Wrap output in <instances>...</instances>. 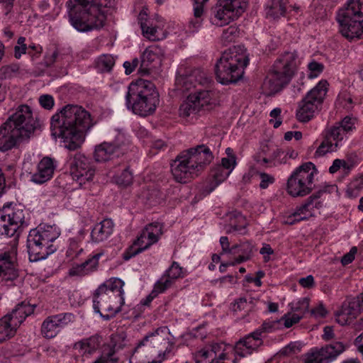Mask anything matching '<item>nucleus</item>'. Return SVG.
Here are the masks:
<instances>
[{
	"mask_svg": "<svg viewBox=\"0 0 363 363\" xmlns=\"http://www.w3.org/2000/svg\"><path fill=\"white\" fill-rule=\"evenodd\" d=\"M60 330L75 320V315L72 313H60L52 315Z\"/></svg>",
	"mask_w": 363,
	"mask_h": 363,
	"instance_id": "nucleus-48",
	"label": "nucleus"
},
{
	"mask_svg": "<svg viewBox=\"0 0 363 363\" xmlns=\"http://www.w3.org/2000/svg\"><path fill=\"white\" fill-rule=\"evenodd\" d=\"M301 315L293 311H289L281 317L279 322L283 323L285 328H289L301 320Z\"/></svg>",
	"mask_w": 363,
	"mask_h": 363,
	"instance_id": "nucleus-51",
	"label": "nucleus"
},
{
	"mask_svg": "<svg viewBox=\"0 0 363 363\" xmlns=\"http://www.w3.org/2000/svg\"><path fill=\"white\" fill-rule=\"evenodd\" d=\"M218 103L213 91L201 90L189 94L179 108L181 118L188 122L196 120L201 112L212 109Z\"/></svg>",
	"mask_w": 363,
	"mask_h": 363,
	"instance_id": "nucleus-11",
	"label": "nucleus"
},
{
	"mask_svg": "<svg viewBox=\"0 0 363 363\" xmlns=\"http://www.w3.org/2000/svg\"><path fill=\"white\" fill-rule=\"evenodd\" d=\"M259 253L264 256V261L267 262L269 260V255L274 253V250L269 244H264Z\"/></svg>",
	"mask_w": 363,
	"mask_h": 363,
	"instance_id": "nucleus-64",
	"label": "nucleus"
},
{
	"mask_svg": "<svg viewBox=\"0 0 363 363\" xmlns=\"http://www.w3.org/2000/svg\"><path fill=\"white\" fill-rule=\"evenodd\" d=\"M301 64V59L297 52L290 51L283 53L274 62L273 68L289 82L297 73Z\"/></svg>",
	"mask_w": 363,
	"mask_h": 363,
	"instance_id": "nucleus-24",
	"label": "nucleus"
},
{
	"mask_svg": "<svg viewBox=\"0 0 363 363\" xmlns=\"http://www.w3.org/2000/svg\"><path fill=\"white\" fill-rule=\"evenodd\" d=\"M162 230V225L157 222L147 225L129 248L125 258L130 259L157 243L163 233Z\"/></svg>",
	"mask_w": 363,
	"mask_h": 363,
	"instance_id": "nucleus-18",
	"label": "nucleus"
},
{
	"mask_svg": "<svg viewBox=\"0 0 363 363\" xmlns=\"http://www.w3.org/2000/svg\"><path fill=\"white\" fill-rule=\"evenodd\" d=\"M289 0H269L266 6L267 16L274 19L288 16Z\"/></svg>",
	"mask_w": 363,
	"mask_h": 363,
	"instance_id": "nucleus-36",
	"label": "nucleus"
},
{
	"mask_svg": "<svg viewBox=\"0 0 363 363\" xmlns=\"http://www.w3.org/2000/svg\"><path fill=\"white\" fill-rule=\"evenodd\" d=\"M317 169L313 163L308 162L297 167L287 180L286 191L293 197H303L313 189V178Z\"/></svg>",
	"mask_w": 363,
	"mask_h": 363,
	"instance_id": "nucleus-12",
	"label": "nucleus"
},
{
	"mask_svg": "<svg viewBox=\"0 0 363 363\" xmlns=\"http://www.w3.org/2000/svg\"><path fill=\"white\" fill-rule=\"evenodd\" d=\"M25 210L23 206L9 203L0 208V237L11 238L26 223Z\"/></svg>",
	"mask_w": 363,
	"mask_h": 363,
	"instance_id": "nucleus-15",
	"label": "nucleus"
},
{
	"mask_svg": "<svg viewBox=\"0 0 363 363\" xmlns=\"http://www.w3.org/2000/svg\"><path fill=\"white\" fill-rule=\"evenodd\" d=\"M34 308L33 305L24 301L0 318V342L12 338L26 317L33 313Z\"/></svg>",
	"mask_w": 363,
	"mask_h": 363,
	"instance_id": "nucleus-14",
	"label": "nucleus"
},
{
	"mask_svg": "<svg viewBox=\"0 0 363 363\" xmlns=\"http://www.w3.org/2000/svg\"><path fill=\"white\" fill-rule=\"evenodd\" d=\"M105 286H99L96 290L94 298H93V308L96 313H100L101 311H106L110 313V309L116 308L118 305L114 303L111 307L109 305V300L111 298L112 294H109L106 291Z\"/></svg>",
	"mask_w": 363,
	"mask_h": 363,
	"instance_id": "nucleus-33",
	"label": "nucleus"
},
{
	"mask_svg": "<svg viewBox=\"0 0 363 363\" xmlns=\"http://www.w3.org/2000/svg\"><path fill=\"white\" fill-rule=\"evenodd\" d=\"M311 314L315 318H323L328 314V311L322 303H319L311 309Z\"/></svg>",
	"mask_w": 363,
	"mask_h": 363,
	"instance_id": "nucleus-57",
	"label": "nucleus"
},
{
	"mask_svg": "<svg viewBox=\"0 0 363 363\" xmlns=\"http://www.w3.org/2000/svg\"><path fill=\"white\" fill-rule=\"evenodd\" d=\"M100 286H105L106 291L109 294H112V296L113 294L125 295L123 289L125 282L119 278L112 277Z\"/></svg>",
	"mask_w": 363,
	"mask_h": 363,
	"instance_id": "nucleus-40",
	"label": "nucleus"
},
{
	"mask_svg": "<svg viewBox=\"0 0 363 363\" xmlns=\"http://www.w3.org/2000/svg\"><path fill=\"white\" fill-rule=\"evenodd\" d=\"M102 344V337L99 335H94L89 337L77 341L74 348L82 356L89 357L94 354Z\"/></svg>",
	"mask_w": 363,
	"mask_h": 363,
	"instance_id": "nucleus-32",
	"label": "nucleus"
},
{
	"mask_svg": "<svg viewBox=\"0 0 363 363\" xmlns=\"http://www.w3.org/2000/svg\"><path fill=\"white\" fill-rule=\"evenodd\" d=\"M298 284L303 288H312L315 284L314 278L312 275H308L299 279Z\"/></svg>",
	"mask_w": 363,
	"mask_h": 363,
	"instance_id": "nucleus-62",
	"label": "nucleus"
},
{
	"mask_svg": "<svg viewBox=\"0 0 363 363\" xmlns=\"http://www.w3.org/2000/svg\"><path fill=\"white\" fill-rule=\"evenodd\" d=\"M128 344L127 336L123 332L114 333L111 336V350L114 352L125 347Z\"/></svg>",
	"mask_w": 363,
	"mask_h": 363,
	"instance_id": "nucleus-45",
	"label": "nucleus"
},
{
	"mask_svg": "<svg viewBox=\"0 0 363 363\" xmlns=\"http://www.w3.org/2000/svg\"><path fill=\"white\" fill-rule=\"evenodd\" d=\"M363 190V175L352 180L347 186L346 194L350 198L357 197Z\"/></svg>",
	"mask_w": 363,
	"mask_h": 363,
	"instance_id": "nucleus-44",
	"label": "nucleus"
},
{
	"mask_svg": "<svg viewBox=\"0 0 363 363\" xmlns=\"http://www.w3.org/2000/svg\"><path fill=\"white\" fill-rule=\"evenodd\" d=\"M272 323H264L261 328L247 335L235 346L224 342L214 343L197 351L194 354L196 363H238L242 357L257 351L263 343L262 333L271 332Z\"/></svg>",
	"mask_w": 363,
	"mask_h": 363,
	"instance_id": "nucleus-2",
	"label": "nucleus"
},
{
	"mask_svg": "<svg viewBox=\"0 0 363 363\" xmlns=\"http://www.w3.org/2000/svg\"><path fill=\"white\" fill-rule=\"evenodd\" d=\"M281 109L280 108H275L270 111L269 123L275 128H279L282 123V119L281 118Z\"/></svg>",
	"mask_w": 363,
	"mask_h": 363,
	"instance_id": "nucleus-53",
	"label": "nucleus"
},
{
	"mask_svg": "<svg viewBox=\"0 0 363 363\" xmlns=\"http://www.w3.org/2000/svg\"><path fill=\"white\" fill-rule=\"evenodd\" d=\"M104 255L99 252L81 264H74L69 269V275L71 277H84L96 272L99 267V259Z\"/></svg>",
	"mask_w": 363,
	"mask_h": 363,
	"instance_id": "nucleus-29",
	"label": "nucleus"
},
{
	"mask_svg": "<svg viewBox=\"0 0 363 363\" xmlns=\"http://www.w3.org/2000/svg\"><path fill=\"white\" fill-rule=\"evenodd\" d=\"M70 174L80 186H85L94 179L96 169L93 162L84 155L77 152L67 160Z\"/></svg>",
	"mask_w": 363,
	"mask_h": 363,
	"instance_id": "nucleus-16",
	"label": "nucleus"
},
{
	"mask_svg": "<svg viewBox=\"0 0 363 363\" xmlns=\"http://www.w3.org/2000/svg\"><path fill=\"white\" fill-rule=\"evenodd\" d=\"M125 104L134 113L146 116L155 112L159 104V94L152 82L138 79L129 85Z\"/></svg>",
	"mask_w": 363,
	"mask_h": 363,
	"instance_id": "nucleus-7",
	"label": "nucleus"
},
{
	"mask_svg": "<svg viewBox=\"0 0 363 363\" xmlns=\"http://www.w3.org/2000/svg\"><path fill=\"white\" fill-rule=\"evenodd\" d=\"M114 223L111 219H104L96 223L91 233V238L94 242H101L106 240L113 232Z\"/></svg>",
	"mask_w": 363,
	"mask_h": 363,
	"instance_id": "nucleus-34",
	"label": "nucleus"
},
{
	"mask_svg": "<svg viewBox=\"0 0 363 363\" xmlns=\"http://www.w3.org/2000/svg\"><path fill=\"white\" fill-rule=\"evenodd\" d=\"M60 235L56 225H43L30 230L27 238L29 259L37 262L46 259L57 250L54 242Z\"/></svg>",
	"mask_w": 363,
	"mask_h": 363,
	"instance_id": "nucleus-8",
	"label": "nucleus"
},
{
	"mask_svg": "<svg viewBox=\"0 0 363 363\" xmlns=\"http://www.w3.org/2000/svg\"><path fill=\"white\" fill-rule=\"evenodd\" d=\"M17 255L16 245L0 250V281H11L18 277L15 262Z\"/></svg>",
	"mask_w": 363,
	"mask_h": 363,
	"instance_id": "nucleus-23",
	"label": "nucleus"
},
{
	"mask_svg": "<svg viewBox=\"0 0 363 363\" xmlns=\"http://www.w3.org/2000/svg\"><path fill=\"white\" fill-rule=\"evenodd\" d=\"M125 136L123 133H118L113 143L104 142L95 147L94 159L97 162H107L118 157L123 154V146Z\"/></svg>",
	"mask_w": 363,
	"mask_h": 363,
	"instance_id": "nucleus-25",
	"label": "nucleus"
},
{
	"mask_svg": "<svg viewBox=\"0 0 363 363\" xmlns=\"http://www.w3.org/2000/svg\"><path fill=\"white\" fill-rule=\"evenodd\" d=\"M235 220L238 221V223L233 220H231L230 228L228 229L227 231L228 233L235 232L241 235L245 234L247 225L245 218L241 214H238L235 217Z\"/></svg>",
	"mask_w": 363,
	"mask_h": 363,
	"instance_id": "nucleus-46",
	"label": "nucleus"
},
{
	"mask_svg": "<svg viewBox=\"0 0 363 363\" xmlns=\"http://www.w3.org/2000/svg\"><path fill=\"white\" fill-rule=\"evenodd\" d=\"M290 82L283 75L277 73L276 69L272 67V71L265 77L262 90L265 95H272L279 91L285 85Z\"/></svg>",
	"mask_w": 363,
	"mask_h": 363,
	"instance_id": "nucleus-28",
	"label": "nucleus"
},
{
	"mask_svg": "<svg viewBox=\"0 0 363 363\" xmlns=\"http://www.w3.org/2000/svg\"><path fill=\"white\" fill-rule=\"evenodd\" d=\"M220 244L222 248V254L235 255V251H234V245L232 247L230 246L228 237L222 236L220 238Z\"/></svg>",
	"mask_w": 363,
	"mask_h": 363,
	"instance_id": "nucleus-58",
	"label": "nucleus"
},
{
	"mask_svg": "<svg viewBox=\"0 0 363 363\" xmlns=\"http://www.w3.org/2000/svg\"><path fill=\"white\" fill-rule=\"evenodd\" d=\"M341 167L345 170H348L350 169V165L343 160L335 159L329 168V172L331 174L336 173Z\"/></svg>",
	"mask_w": 363,
	"mask_h": 363,
	"instance_id": "nucleus-55",
	"label": "nucleus"
},
{
	"mask_svg": "<svg viewBox=\"0 0 363 363\" xmlns=\"http://www.w3.org/2000/svg\"><path fill=\"white\" fill-rule=\"evenodd\" d=\"M247 7V0H219L213 10V23L223 26L240 17Z\"/></svg>",
	"mask_w": 363,
	"mask_h": 363,
	"instance_id": "nucleus-17",
	"label": "nucleus"
},
{
	"mask_svg": "<svg viewBox=\"0 0 363 363\" xmlns=\"http://www.w3.org/2000/svg\"><path fill=\"white\" fill-rule=\"evenodd\" d=\"M362 307L357 301L345 303L336 314V320L341 325L350 324L359 315Z\"/></svg>",
	"mask_w": 363,
	"mask_h": 363,
	"instance_id": "nucleus-31",
	"label": "nucleus"
},
{
	"mask_svg": "<svg viewBox=\"0 0 363 363\" xmlns=\"http://www.w3.org/2000/svg\"><path fill=\"white\" fill-rule=\"evenodd\" d=\"M213 159V155L208 147L197 145L177 156L171 165L172 174L177 182L186 183L198 176Z\"/></svg>",
	"mask_w": 363,
	"mask_h": 363,
	"instance_id": "nucleus-6",
	"label": "nucleus"
},
{
	"mask_svg": "<svg viewBox=\"0 0 363 363\" xmlns=\"http://www.w3.org/2000/svg\"><path fill=\"white\" fill-rule=\"evenodd\" d=\"M317 203V199L309 197L303 203L297 206L293 213L284 216L282 223L287 225H294L310 218L315 214Z\"/></svg>",
	"mask_w": 363,
	"mask_h": 363,
	"instance_id": "nucleus-26",
	"label": "nucleus"
},
{
	"mask_svg": "<svg viewBox=\"0 0 363 363\" xmlns=\"http://www.w3.org/2000/svg\"><path fill=\"white\" fill-rule=\"evenodd\" d=\"M345 350V345L340 342L315 348L308 354L305 363H331Z\"/></svg>",
	"mask_w": 363,
	"mask_h": 363,
	"instance_id": "nucleus-22",
	"label": "nucleus"
},
{
	"mask_svg": "<svg viewBox=\"0 0 363 363\" xmlns=\"http://www.w3.org/2000/svg\"><path fill=\"white\" fill-rule=\"evenodd\" d=\"M259 186L261 189H267L269 184H272L274 182V177L267 173L261 172L259 174Z\"/></svg>",
	"mask_w": 363,
	"mask_h": 363,
	"instance_id": "nucleus-60",
	"label": "nucleus"
},
{
	"mask_svg": "<svg viewBox=\"0 0 363 363\" xmlns=\"http://www.w3.org/2000/svg\"><path fill=\"white\" fill-rule=\"evenodd\" d=\"M249 60L244 54L238 53L237 49L225 51L216 64V74L218 81L223 84L235 83L243 74V68L247 67Z\"/></svg>",
	"mask_w": 363,
	"mask_h": 363,
	"instance_id": "nucleus-10",
	"label": "nucleus"
},
{
	"mask_svg": "<svg viewBox=\"0 0 363 363\" xmlns=\"http://www.w3.org/2000/svg\"><path fill=\"white\" fill-rule=\"evenodd\" d=\"M328 85L327 81L320 80L307 93L296 112L299 121L305 123L313 118L326 96Z\"/></svg>",
	"mask_w": 363,
	"mask_h": 363,
	"instance_id": "nucleus-13",
	"label": "nucleus"
},
{
	"mask_svg": "<svg viewBox=\"0 0 363 363\" xmlns=\"http://www.w3.org/2000/svg\"><path fill=\"white\" fill-rule=\"evenodd\" d=\"M115 65V59L111 55H101L96 61V67L101 72H110Z\"/></svg>",
	"mask_w": 363,
	"mask_h": 363,
	"instance_id": "nucleus-42",
	"label": "nucleus"
},
{
	"mask_svg": "<svg viewBox=\"0 0 363 363\" xmlns=\"http://www.w3.org/2000/svg\"><path fill=\"white\" fill-rule=\"evenodd\" d=\"M308 78L315 79L318 77L323 70V65L321 63L312 61L308 65Z\"/></svg>",
	"mask_w": 363,
	"mask_h": 363,
	"instance_id": "nucleus-52",
	"label": "nucleus"
},
{
	"mask_svg": "<svg viewBox=\"0 0 363 363\" xmlns=\"http://www.w3.org/2000/svg\"><path fill=\"white\" fill-rule=\"evenodd\" d=\"M162 283V282H156L155 284L153 290L151 293L145 298L141 301V303L143 305L149 306L152 300L158 296V294H162L165 291V286Z\"/></svg>",
	"mask_w": 363,
	"mask_h": 363,
	"instance_id": "nucleus-50",
	"label": "nucleus"
},
{
	"mask_svg": "<svg viewBox=\"0 0 363 363\" xmlns=\"http://www.w3.org/2000/svg\"><path fill=\"white\" fill-rule=\"evenodd\" d=\"M310 301L308 298H301L294 301L290 303L291 311L296 314H300L302 318L309 308Z\"/></svg>",
	"mask_w": 363,
	"mask_h": 363,
	"instance_id": "nucleus-47",
	"label": "nucleus"
},
{
	"mask_svg": "<svg viewBox=\"0 0 363 363\" xmlns=\"http://www.w3.org/2000/svg\"><path fill=\"white\" fill-rule=\"evenodd\" d=\"M138 21L144 38L152 41L162 40L167 37L165 22L159 16L147 17L146 11H142Z\"/></svg>",
	"mask_w": 363,
	"mask_h": 363,
	"instance_id": "nucleus-21",
	"label": "nucleus"
},
{
	"mask_svg": "<svg viewBox=\"0 0 363 363\" xmlns=\"http://www.w3.org/2000/svg\"><path fill=\"white\" fill-rule=\"evenodd\" d=\"M109 302L111 307H112L114 303L119 306H118L116 308L110 309V314L106 315V319H108L111 316H113L119 311H121L122 306L125 303L124 295L121 296L118 294H113V296L110 298Z\"/></svg>",
	"mask_w": 363,
	"mask_h": 363,
	"instance_id": "nucleus-49",
	"label": "nucleus"
},
{
	"mask_svg": "<svg viewBox=\"0 0 363 363\" xmlns=\"http://www.w3.org/2000/svg\"><path fill=\"white\" fill-rule=\"evenodd\" d=\"M162 55L163 50L160 46L154 45L147 47L141 56L142 66L145 68L155 67L160 64Z\"/></svg>",
	"mask_w": 363,
	"mask_h": 363,
	"instance_id": "nucleus-35",
	"label": "nucleus"
},
{
	"mask_svg": "<svg viewBox=\"0 0 363 363\" xmlns=\"http://www.w3.org/2000/svg\"><path fill=\"white\" fill-rule=\"evenodd\" d=\"M237 28L235 27L230 26L223 31L222 38L228 42L233 41L234 37L237 34Z\"/></svg>",
	"mask_w": 363,
	"mask_h": 363,
	"instance_id": "nucleus-61",
	"label": "nucleus"
},
{
	"mask_svg": "<svg viewBox=\"0 0 363 363\" xmlns=\"http://www.w3.org/2000/svg\"><path fill=\"white\" fill-rule=\"evenodd\" d=\"M39 103L43 108L50 110L54 106L55 101L51 95L44 94L40 96Z\"/></svg>",
	"mask_w": 363,
	"mask_h": 363,
	"instance_id": "nucleus-59",
	"label": "nucleus"
},
{
	"mask_svg": "<svg viewBox=\"0 0 363 363\" xmlns=\"http://www.w3.org/2000/svg\"><path fill=\"white\" fill-rule=\"evenodd\" d=\"M186 275L185 271L179 264L174 262L171 267L165 272L164 274L157 281L162 282L165 286V290L171 286L172 283L177 279L184 277Z\"/></svg>",
	"mask_w": 363,
	"mask_h": 363,
	"instance_id": "nucleus-37",
	"label": "nucleus"
},
{
	"mask_svg": "<svg viewBox=\"0 0 363 363\" xmlns=\"http://www.w3.org/2000/svg\"><path fill=\"white\" fill-rule=\"evenodd\" d=\"M57 164L49 157H43L38 164L36 170L32 174L30 181L36 184H43L50 180L54 174Z\"/></svg>",
	"mask_w": 363,
	"mask_h": 363,
	"instance_id": "nucleus-27",
	"label": "nucleus"
},
{
	"mask_svg": "<svg viewBox=\"0 0 363 363\" xmlns=\"http://www.w3.org/2000/svg\"><path fill=\"white\" fill-rule=\"evenodd\" d=\"M109 0H69V22L79 32H87L104 26Z\"/></svg>",
	"mask_w": 363,
	"mask_h": 363,
	"instance_id": "nucleus-5",
	"label": "nucleus"
},
{
	"mask_svg": "<svg viewBox=\"0 0 363 363\" xmlns=\"http://www.w3.org/2000/svg\"><path fill=\"white\" fill-rule=\"evenodd\" d=\"M363 0H347L339 9L336 20L342 36L348 40L363 38Z\"/></svg>",
	"mask_w": 363,
	"mask_h": 363,
	"instance_id": "nucleus-9",
	"label": "nucleus"
},
{
	"mask_svg": "<svg viewBox=\"0 0 363 363\" xmlns=\"http://www.w3.org/2000/svg\"><path fill=\"white\" fill-rule=\"evenodd\" d=\"M257 162L262 165L269 167H276L287 162L284 150L280 148L273 149L267 157H263L262 160H257Z\"/></svg>",
	"mask_w": 363,
	"mask_h": 363,
	"instance_id": "nucleus-38",
	"label": "nucleus"
},
{
	"mask_svg": "<svg viewBox=\"0 0 363 363\" xmlns=\"http://www.w3.org/2000/svg\"><path fill=\"white\" fill-rule=\"evenodd\" d=\"M322 135L323 140L315 152V157H323L328 153L337 152L348 139L335 125L326 128Z\"/></svg>",
	"mask_w": 363,
	"mask_h": 363,
	"instance_id": "nucleus-20",
	"label": "nucleus"
},
{
	"mask_svg": "<svg viewBox=\"0 0 363 363\" xmlns=\"http://www.w3.org/2000/svg\"><path fill=\"white\" fill-rule=\"evenodd\" d=\"M25 41L26 38L24 37H20L18 39L17 45L14 48V56L17 59H19L26 52L27 47Z\"/></svg>",
	"mask_w": 363,
	"mask_h": 363,
	"instance_id": "nucleus-56",
	"label": "nucleus"
},
{
	"mask_svg": "<svg viewBox=\"0 0 363 363\" xmlns=\"http://www.w3.org/2000/svg\"><path fill=\"white\" fill-rule=\"evenodd\" d=\"M175 342L166 326L148 333L136 345L129 363H162L174 355Z\"/></svg>",
	"mask_w": 363,
	"mask_h": 363,
	"instance_id": "nucleus-3",
	"label": "nucleus"
},
{
	"mask_svg": "<svg viewBox=\"0 0 363 363\" xmlns=\"http://www.w3.org/2000/svg\"><path fill=\"white\" fill-rule=\"evenodd\" d=\"M357 252V248L355 247H352L350 251L345 255L342 259L341 262L343 265H347L350 264L354 259V255Z\"/></svg>",
	"mask_w": 363,
	"mask_h": 363,
	"instance_id": "nucleus-63",
	"label": "nucleus"
},
{
	"mask_svg": "<svg viewBox=\"0 0 363 363\" xmlns=\"http://www.w3.org/2000/svg\"><path fill=\"white\" fill-rule=\"evenodd\" d=\"M107 176L120 186H126L133 182V174L129 171L127 164L121 162H116L108 170Z\"/></svg>",
	"mask_w": 363,
	"mask_h": 363,
	"instance_id": "nucleus-30",
	"label": "nucleus"
},
{
	"mask_svg": "<svg viewBox=\"0 0 363 363\" xmlns=\"http://www.w3.org/2000/svg\"><path fill=\"white\" fill-rule=\"evenodd\" d=\"M225 152L226 156L223 157L220 162L211 169L212 181L209 184V193L227 179L237 166V157L234 150L230 147H227Z\"/></svg>",
	"mask_w": 363,
	"mask_h": 363,
	"instance_id": "nucleus-19",
	"label": "nucleus"
},
{
	"mask_svg": "<svg viewBox=\"0 0 363 363\" xmlns=\"http://www.w3.org/2000/svg\"><path fill=\"white\" fill-rule=\"evenodd\" d=\"M41 332L45 338L51 339L57 336L60 332L52 315L48 317L43 323Z\"/></svg>",
	"mask_w": 363,
	"mask_h": 363,
	"instance_id": "nucleus-41",
	"label": "nucleus"
},
{
	"mask_svg": "<svg viewBox=\"0 0 363 363\" xmlns=\"http://www.w3.org/2000/svg\"><path fill=\"white\" fill-rule=\"evenodd\" d=\"M37 121L31 108L20 106L5 123L0 126V151L6 152L27 141L34 133Z\"/></svg>",
	"mask_w": 363,
	"mask_h": 363,
	"instance_id": "nucleus-4",
	"label": "nucleus"
},
{
	"mask_svg": "<svg viewBox=\"0 0 363 363\" xmlns=\"http://www.w3.org/2000/svg\"><path fill=\"white\" fill-rule=\"evenodd\" d=\"M253 245L249 241L240 242L234 245V251L239 255L234 259L235 263L240 264L249 260L252 254Z\"/></svg>",
	"mask_w": 363,
	"mask_h": 363,
	"instance_id": "nucleus-39",
	"label": "nucleus"
},
{
	"mask_svg": "<svg viewBox=\"0 0 363 363\" xmlns=\"http://www.w3.org/2000/svg\"><path fill=\"white\" fill-rule=\"evenodd\" d=\"M93 125L89 112L77 105L65 106L50 120L52 136L60 139L63 146L69 150H76L82 146L86 131Z\"/></svg>",
	"mask_w": 363,
	"mask_h": 363,
	"instance_id": "nucleus-1",
	"label": "nucleus"
},
{
	"mask_svg": "<svg viewBox=\"0 0 363 363\" xmlns=\"http://www.w3.org/2000/svg\"><path fill=\"white\" fill-rule=\"evenodd\" d=\"M115 352L111 350L108 353L102 354L94 363H118V359Z\"/></svg>",
	"mask_w": 363,
	"mask_h": 363,
	"instance_id": "nucleus-54",
	"label": "nucleus"
},
{
	"mask_svg": "<svg viewBox=\"0 0 363 363\" xmlns=\"http://www.w3.org/2000/svg\"><path fill=\"white\" fill-rule=\"evenodd\" d=\"M356 122L357 120L355 118L346 116L339 123L335 125L337 126V128L349 138L356 130Z\"/></svg>",
	"mask_w": 363,
	"mask_h": 363,
	"instance_id": "nucleus-43",
	"label": "nucleus"
}]
</instances>
